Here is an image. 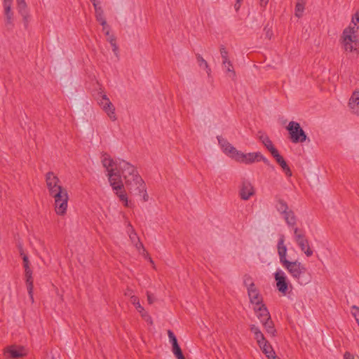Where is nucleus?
Listing matches in <instances>:
<instances>
[{
    "label": "nucleus",
    "mask_w": 359,
    "mask_h": 359,
    "mask_svg": "<svg viewBox=\"0 0 359 359\" xmlns=\"http://www.w3.org/2000/svg\"><path fill=\"white\" fill-rule=\"evenodd\" d=\"M119 160L121 159L118 158L114 161L107 153L103 154L102 156V163L103 167L107 169L108 180L112 190L119 201L123 202L125 206L128 207L127 194L126 190H124L121 175L119 173V170H118Z\"/></svg>",
    "instance_id": "1"
},
{
    "label": "nucleus",
    "mask_w": 359,
    "mask_h": 359,
    "mask_svg": "<svg viewBox=\"0 0 359 359\" xmlns=\"http://www.w3.org/2000/svg\"><path fill=\"white\" fill-rule=\"evenodd\" d=\"M284 241L285 236L281 235L277 246L280 263L300 285H306L311 281V275L306 266L301 262L298 261L290 262L287 259V247L284 245Z\"/></svg>",
    "instance_id": "2"
},
{
    "label": "nucleus",
    "mask_w": 359,
    "mask_h": 359,
    "mask_svg": "<svg viewBox=\"0 0 359 359\" xmlns=\"http://www.w3.org/2000/svg\"><path fill=\"white\" fill-rule=\"evenodd\" d=\"M123 184L131 194L141 196L143 194L144 201H148L149 196L146 191L145 184L140 175L125 181Z\"/></svg>",
    "instance_id": "3"
},
{
    "label": "nucleus",
    "mask_w": 359,
    "mask_h": 359,
    "mask_svg": "<svg viewBox=\"0 0 359 359\" xmlns=\"http://www.w3.org/2000/svg\"><path fill=\"white\" fill-rule=\"evenodd\" d=\"M286 129L293 143L304 142L306 140L307 136L299 123L292 121Z\"/></svg>",
    "instance_id": "4"
},
{
    "label": "nucleus",
    "mask_w": 359,
    "mask_h": 359,
    "mask_svg": "<svg viewBox=\"0 0 359 359\" xmlns=\"http://www.w3.org/2000/svg\"><path fill=\"white\" fill-rule=\"evenodd\" d=\"M355 28L348 27L343 31V43L346 51L352 52L356 50L358 41L356 36H353L355 33Z\"/></svg>",
    "instance_id": "5"
},
{
    "label": "nucleus",
    "mask_w": 359,
    "mask_h": 359,
    "mask_svg": "<svg viewBox=\"0 0 359 359\" xmlns=\"http://www.w3.org/2000/svg\"><path fill=\"white\" fill-rule=\"evenodd\" d=\"M118 170H119L120 175L121 177L123 176L125 181L135 177V175H139L134 165L122 159L119 160Z\"/></svg>",
    "instance_id": "6"
},
{
    "label": "nucleus",
    "mask_w": 359,
    "mask_h": 359,
    "mask_svg": "<svg viewBox=\"0 0 359 359\" xmlns=\"http://www.w3.org/2000/svg\"><path fill=\"white\" fill-rule=\"evenodd\" d=\"M294 239L301 250L305 253L307 257L313 255V252L311 249L309 241L306 238L305 235L297 228L294 229Z\"/></svg>",
    "instance_id": "7"
},
{
    "label": "nucleus",
    "mask_w": 359,
    "mask_h": 359,
    "mask_svg": "<svg viewBox=\"0 0 359 359\" xmlns=\"http://www.w3.org/2000/svg\"><path fill=\"white\" fill-rule=\"evenodd\" d=\"M274 278L278 290L285 295L288 290V281L285 273L280 269L277 270L274 273Z\"/></svg>",
    "instance_id": "8"
},
{
    "label": "nucleus",
    "mask_w": 359,
    "mask_h": 359,
    "mask_svg": "<svg viewBox=\"0 0 359 359\" xmlns=\"http://www.w3.org/2000/svg\"><path fill=\"white\" fill-rule=\"evenodd\" d=\"M236 161L246 164L261 161L262 156V153L259 151L248 154H243L240 151L239 153H236Z\"/></svg>",
    "instance_id": "9"
},
{
    "label": "nucleus",
    "mask_w": 359,
    "mask_h": 359,
    "mask_svg": "<svg viewBox=\"0 0 359 359\" xmlns=\"http://www.w3.org/2000/svg\"><path fill=\"white\" fill-rule=\"evenodd\" d=\"M255 189L251 182L245 179H243L239 190V195L242 200L247 201L251 196L255 195Z\"/></svg>",
    "instance_id": "10"
},
{
    "label": "nucleus",
    "mask_w": 359,
    "mask_h": 359,
    "mask_svg": "<svg viewBox=\"0 0 359 359\" xmlns=\"http://www.w3.org/2000/svg\"><path fill=\"white\" fill-rule=\"evenodd\" d=\"M99 104L102 106V109L112 121L116 120L115 108L106 95H102V99L99 102Z\"/></svg>",
    "instance_id": "11"
},
{
    "label": "nucleus",
    "mask_w": 359,
    "mask_h": 359,
    "mask_svg": "<svg viewBox=\"0 0 359 359\" xmlns=\"http://www.w3.org/2000/svg\"><path fill=\"white\" fill-rule=\"evenodd\" d=\"M217 138L219 144L222 147L223 151L226 154L236 160V153H239L240 151H238L234 147H233L226 139L222 137L221 136H217Z\"/></svg>",
    "instance_id": "12"
},
{
    "label": "nucleus",
    "mask_w": 359,
    "mask_h": 359,
    "mask_svg": "<svg viewBox=\"0 0 359 359\" xmlns=\"http://www.w3.org/2000/svg\"><path fill=\"white\" fill-rule=\"evenodd\" d=\"M4 354L8 358L18 359L25 356L26 353L25 349L22 346H11L6 349Z\"/></svg>",
    "instance_id": "13"
},
{
    "label": "nucleus",
    "mask_w": 359,
    "mask_h": 359,
    "mask_svg": "<svg viewBox=\"0 0 359 359\" xmlns=\"http://www.w3.org/2000/svg\"><path fill=\"white\" fill-rule=\"evenodd\" d=\"M46 182L49 192L54 189H58L62 187L59 184V178L53 172H48L46 175Z\"/></svg>",
    "instance_id": "14"
},
{
    "label": "nucleus",
    "mask_w": 359,
    "mask_h": 359,
    "mask_svg": "<svg viewBox=\"0 0 359 359\" xmlns=\"http://www.w3.org/2000/svg\"><path fill=\"white\" fill-rule=\"evenodd\" d=\"M93 1V6L95 11L96 20L103 27V30H105L108 25L107 24L106 19L104 16V11L102 8L99 6L100 2L97 0H91Z\"/></svg>",
    "instance_id": "15"
},
{
    "label": "nucleus",
    "mask_w": 359,
    "mask_h": 359,
    "mask_svg": "<svg viewBox=\"0 0 359 359\" xmlns=\"http://www.w3.org/2000/svg\"><path fill=\"white\" fill-rule=\"evenodd\" d=\"M271 155L276 159V162L282 168L285 175L288 177H290L292 175V171L288 165L287 164L286 161L283 158V157L281 155H280L278 151H273V154Z\"/></svg>",
    "instance_id": "16"
},
{
    "label": "nucleus",
    "mask_w": 359,
    "mask_h": 359,
    "mask_svg": "<svg viewBox=\"0 0 359 359\" xmlns=\"http://www.w3.org/2000/svg\"><path fill=\"white\" fill-rule=\"evenodd\" d=\"M25 282L27 285V289L29 294V296L32 300L34 302L33 297V288H34V280L32 277V271L31 269H25Z\"/></svg>",
    "instance_id": "17"
},
{
    "label": "nucleus",
    "mask_w": 359,
    "mask_h": 359,
    "mask_svg": "<svg viewBox=\"0 0 359 359\" xmlns=\"http://www.w3.org/2000/svg\"><path fill=\"white\" fill-rule=\"evenodd\" d=\"M254 310L257 313V318L259 319L260 322L266 319L268 320L269 319V317H271L267 307L263 303L255 306Z\"/></svg>",
    "instance_id": "18"
},
{
    "label": "nucleus",
    "mask_w": 359,
    "mask_h": 359,
    "mask_svg": "<svg viewBox=\"0 0 359 359\" xmlns=\"http://www.w3.org/2000/svg\"><path fill=\"white\" fill-rule=\"evenodd\" d=\"M68 199V196H65V198H63L59 201H55V212L57 215H63L64 214L66 213Z\"/></svg>",
    "instance_id": "19"
},
{
    "label": "nucleus",
    "mask_w": 359,
    "mask_h": 359,
    "mask_svg": "<svg viewBox=\"0 0 359 359\" xmlns=\"http://www.w3.org/2000/svg\"><path fill=\"white\" fill-rule=\"evenodd\" d=\"M248 297L252 304H255L256 306L263 303V299L260 295L258 290L255 287L248 290Z\"/></svg>",
    "instance_id": "20"
},
{
    "label": "nucleus",
    "mask_w": 359,
    "mask_h": 359,
    "mask_svg": "<svg viewBox=\"0 0 359 359\" xmlns=\"http://www.w3.org/2000/svg\"><path fill=\"white\" fill-rule=\"evenodd\" d=\"M348 105L354 114H359V90L353 93Z\"/></svg>",
    "instance_id": "21"
},
{
    "label": "nucleus",
    "mask_w": 359,
    "mask_h": 359,
    "mask_svg": "<svg viewBox=\"0 0 359 359\" xmlns=\"http://www.w3.org/2000/svg\"><path fill=\"white\" fill-rule=\"evenodd\" d=\"M258 138L271 154H273V151H276L278 150L276 148H275L268 135L259 131L258 133Z\"/></svg>",
    "instance_id": "22"
},
{
    "label": "nucleus",
    "mask_w": 359,
    "mask_h": 359,
    "mask_svg": "<svg viewBox=\"0 0 359 359\" xmlns=\"http://www.w3.org/2000/svg\"><path fill=\"white\" fill-rule=\"evenodd\" d=\"M17 9L19 14L22 17L25 25H27L29 21V15L26 2L17 4Z\"/></svg>",
    "instance_id": "23"
},
{
    "label": "nucleus",
    "mask_w": 359,
    "mask_h": 359,
    "mask_svg": "<svg viewBox=\"0 0 359 359\" xmlns=\"http://www.w3.org/2000/svg\"><path fill=\"white\" fill-rule=\"evenodd\" d=\"M261 323H262L266 331L269 334H271L272 336H275L276 330L274 327V324H273V322L272 321L271 317H269V319H268V320L266 319L263 321H261Z\"/></svg>",
    "instance_id": "24"
},
{
    "label": "nucleus",
    "mask_w": 359,
    "mask_h": 359,
    "mask_svg": "<svg viewBox=\"0 0 359 359\" xmlns=\"http://www.w3.org/2000/svg\"><path fill=\"white\" fill-rule=\"evenodd\" d=\"M49 194L54 198L55 201H59L63 198H65V196H68L67 190L63 187L58 189H54L53 191L49 192Z\"/></svg>",
    "instance_id": "25"
},
{
    "label": "nucleus",
    "mask_w": 359,
    "mask_h": 359,
    "mask_svg": "<svg viewBox=\"0 0 359 359\" xmlns=\"http://www.w3.org/2000/svg\"><path fill=\"white\" fill-rule=\"evenodd\" d=\"M283 216L286 223L289 226H293L296 224V217L292 210H289L285 214H284Z\"/></svg>",
    "instance_id": "26"
},
{
    "label": "nucleus",
    "mask_w": 359,
    "mask_h": 359,
    "mask_svg": "<svg viewBox=\"0 0 359 359\" xmlns=\"http://www.w3.org/2000/svg\"><path fill=\"white\" fill-rule=\"evenodd\" d=\"M276 208L277 210L283 215L285 214L287 212L289 211L287 203L282 199L278 200L277 204L276 205Z\"/></svg>",
    "instance_id": "27"
},
{
    "label": "nucleus",
    "mask_w": 359,
    "mask_h": 359,
    "mask_svg": "<svg viewBox=\"0 0 359 359\" xmlns=\"http://www.w3.org/2000/svg\"><path fill=\"white\" fill-rule=\"evenodd\" d=\"M269 359H276V355L272 346L268 344L264 348H261Z\"/></svg>",
    "instance_id": "28"
},
{
    "label": "nucleus",
    "mask_w": 359,
    "mask_h": 359,
    "mask_svg": "<svg viewBox=\"0 0 359 359\" xmlns=\"http://www.w3.org/2000/svg\"><path fill=\"white\" fill-rule=\"evenodd\" d=\"M5 23L6 26H13V12L11 9L4 10Z\"/></svg>",
    "instance_id": "29"
},
{
    "label": "nucleus",
    "mask_w": 359,
    "mask_h": 359,
    "mask_svg": "<svg viewBox=\"0 0 359 359\" xmlns=\"http://www.w3.org/2000/svg\"><path fill=\"white\" fill-rule=\"evenodd\" d=\"M243 284L247 287V290H250L255 287V285L252 281V278L248 274H245L243 277Z\"/></svg>",
    "instance_id": "30"
},
{
    "label": "nucleus",
    "mask_w": 359,
    "mask_h": 359,
    "mask_svg": "<svg viewBox=\"0 0 359 359\" xmlns=\"http://www.w3.org/2000/svg\"><path fill=\"white\" fill-rule=\"evenodd\" d=\"M220 54L222 58V65L224 67H226V62L229 60L228 57V51L226 50L223 45L220 46Z\"/></svg>",
    "instance_id": "31"
},
{
    "label": "nucleus",
    "mask_w": 359,
    "mask_h": 359,
    "mask_svg": "<svg viewBox=\"0 0 359 359\" xmlns=\"http://www.w3.org/2000/svg\"><path fill=\"white\" fill-rule=\"evenodd\" d=\"M20 255L22 256L23 261V266L25 269H30L29 267V261L28 256L24 253L23 249L22 247L20 248Z\"/></svg>",
    "instance_id": "32"
},
{
    "label": "nucleus",
    "mask_w": 359,
    "mask_h": 359,
    "mask_svg": "<svg viewBox=\"0 0 359 359\" xmlns=\"http://www.w3.org/2000/svg\"><path fill=\"white\" fill-rule=\"evenodd\" d=\"M304 11V4L301 2H297L295 6V15L297 18H301Z\"/></svg>",
    "instance_id": "33"
},
{
    "label": "nucleus",
    "mask_w": 359,
    "mask_h": 359,
    "mask_svg": "<svg viewBox=\"0 0 359 359\" xmlns=\"http://www.w3.org/2000/svg\"><path fill=\"white\" fill-rule=\"evenodd\" d=\"M196 58H197V60H198V65L200 67H204V68L205 69H207V72H208V71H210L207 61L205 60H204L203 57L201 55L197 54Z\"/></svg>",
    "instance_id": "34"
},
{
    "label": "nucleus",
    "mask_w": 359,
    "mask_h": 359,
    "mask_svg": "<svg viewBox=\"0 0 359 359\" xmlns=\"http://www.w3.org/2000/svg\"><path fill=\"white\" fill-rule=\"evenodd\" d=\"M224 67L226 69V72L230 73V77H232L233 79L236 76V72L233 70V65L230 60H228V62H226V67Z\"/></svg>",
    "instance_id": "35"
},
{
    "label": "nucleus",
    "mask_w": 359,
    "mask_h": 359,
    "mask_svg": "<svg viewBox=\"0 0 359 359\" xmlns=\"http://www.w3.org/2000/svg\"><path fill=\"white\" fill-rule=\"evenodd\" d=\"M132 300L137 311L141 313L144 310V308L140 305L138 298L135 296H133L132 297Z\"/></svg>",
    "instance_id": "36"
},
{
    "label": "nucleus",
    "mask_w": 359,
    "mask_h": 359,
    "mask_svg": "<svg viewBox=\"0 0 359 359\" xmlns=\"http://www.w3.org/2000/svg\"><path fill=\"white\" fill-rule=\"evenodd\" d=\"M351 314L354 316L356 321H359V307L355 305L352 306Z\"/></svg>",
    "instance_id": "37"
},
{
    "label": "nucleus",
    "mask_w": 359,
    "mask_h": 359,
    "mask_svg": "<svg viewBox=\"0 0 359 359\" xmlns=\"http://www.w3.org/2000/svg\"><path fill=\"white\" fill-rule=\"evenodd\" d=\"M168 335L169 337L170 342L172 344L177 343V337H175V334L171 330H169L168 331Z\"/></svg>",
    "instance_id": "38"
},
{
    "label": "nucleus",
    "mask_w": 359,
    "mask_h": 359,
    "mask_svg": "<svg viewBox=\"0 0 359 359\" xmlns=\"http://www.w3.org/2000/svg\"><path fill=\"white\" fill-rule=\"evenodd\" d=\"M12 3L13 0H4L3 6L4 10L8 11V9H11Z\"/></svg>",
    "instance_id": "39"
},
{
    "label": "nucleus",
    "mask_w": 359,
    "mask_h": 359,
    "mask_svg": "<svg viewBox=\"0 0 359 359\" xmlns=\"http://www.w3.org/2000/svg\"><path fill=\"white\" fill-rule=\"evenodd\" d=\"M261 161H263L269 168L272 169L273 170L275 169V167L273 165H272L269 161L265 158L263 155L262 156Z\"/></svg>",
    "instance_id": "40"
},
{
    "label": "nucleus",
    "mask_w": 359,
    "mask_h": 359,
    "mask_svg": "<svg viewBox=\"0 0 359 359\" xmlns=\"http://www.w3.org/2000/svg\"><path fill=\"white\" fill-rule=\"evenodd\" d=\"M254 335H255V339H256L257 342L258 341V340L263 341L265 339L263 333L261 331L259 332L258 333L255 334Z\"/></svg>",
    "instance_id": "41"
},
{
    "label": "nucleus",
    "mask_w": 359,
    "mask_h": 359,
    "mask_svg": "<svg viewBox=\"0 0 359 359\" xmlns=\"http://www.w3.org/2000/svg\"><path fill=\"white\" fill-rule=\"evenodd\" d=\"M172 353H177V352H179V351H181L182 349L178 344L177 343H175V344H172Z\"/></svg>",
    "instance_id": "42"
},
{
    "label": "nucleus",
    "mask_w": 359,
    "mask_h": 359,
    "mask_svg": "<svg viewBox=\"0 0 359 359\" xmlns=\"http://www.w3.org/2000/svg\"><path fill=\"white\" fill-rule=\"evenodd\" d=\"M147 301H148L149 304H153L155 302L154 296L149 292H147Z\"/></svg>",
    "instance_id": "43"
},
{
    "label": "nucleus",
    "mask_w": 359,
    "mask_h": 359,
    "mask_svg": "<svg viewBox=\"0 0 359 359\" xmlns=\"http://www.w3.org/2000/svg\"><path fill=\"white\" fill-rule=\"evenodd\" d=\"M257 344H258L259 348H264V346H266V344H269V342L266 339H264V340H263V341L258 340Z\"/></svg>",
    "instance_id": "44"
},
{
    "label": "nucleus",
    "mask_w": 359,
    "mask_h": 359,
    "mask_svg": "<svg viewBox=\"0 0 359 359\" xmlns=\"http://www.w3.org/2000/svg\"><path fill=\"white\" fill-rule=\"evenodd\" d=\"M250 330L254 334L260 332L259 328L255 325H251Z\"/></svg>",
    "instance_id": "45"
},
{
    "label": "nucleus",
    "mask_w": 359,
    "mask_h": 359,
    "mask_svg": "<svg viewBox=\"0 0 359 359\" xmlns=\"http://www.w3.org/2000/svg\"><path fill=\"white\" fill-rule=\"evenodd\" d=\"M173 354L177 359H185V357L182 353V351L177 352V353H174Z\"/></svg>",
    "instance_id": "46"
},
{
    "label": "nucleus",
    "mask_w": 359,
    "mask_h": 359,
    "mask_svg": "<svg viewBox=\"0 0 359 359\" xmlns=\"http://www.w3.org/2000/svg\"><path fill=\"white\" fill-rule=\"evenodd\" d=\"M243 1V0H236V4H234V8H235L236 11H238L240 9L241 2Z\"/></svg>",
    "instance_id": "47"
},
{
    "label": "nucleus",
    "mask_w": 359,
    "mask_h": 359,
    "mask_svg": "<svg viewBox=\"0 0 359 359\" xmlns=\"http://www.w3.org/2000/svg\"><path fill=\"white\" fill-rule=\"evenodd\" d=\"M109 42L110 43L111 46L112 44L116 43V38L114 35H111L109 37H108Z\"/></svg>",
    "instance_id": "48"
},
{
    "label": "nucleus",
    "mask_w": 359,
    "mask_h": 359,
    "mask_svg": "<svg viewBox=\"0 0 359 359\" xmlns=\"http://www.w3.org/2000/svg\"><path fill=\"white\" fill-rule=\"evenodd\" d=\"M344 359H354L353 356L349 352H346L344 353Z\"/></svg>",
    "instance_id": "49"
},
{
    "label": "nucleus",
    "mask_w": 359,
    "mask_h": 359,
    "mask_svg": "<svg viewBox=\"0 0 359 359\" xmlns=\"http://www.w3.org/2000/svg\"><path fill=\"white\" fill-rule=\"evenodd\" d=\"M111 46H112V50H113V52L114 53V54H115L116 55H117V53H118V46H117L116 43L112 44V45H111Z\"/></svg>",
    "instance_id": "50"
},
{
    "label": "nucleus",
    "mask_w": 359,
    "mask_h": 359,
    "mask_svg": "<svg viewBox=\"0 0 359 359\" xmlns=\"http://www.w3.org/2000/svg\"><path fill=\"white\" fill-rule=\"evenodd\" d=\"M269 2V0H260V6L262 7H265Z\"/></svg>",
    "instance_id": "51"
},
{
    "label": "nucleus",
    "mask_w": 359,
    "mask_h": 359,
    "mask_svg": "<svg viewBox=\"0 0 359 359\" xmlns=\"http://www.w3.org/2000/svg\"><path fill=\"white\" fill-rule=\"evenodd\" d=\"M105 29H107L105 32V35L107 36L108 37H109L111 34H110L109 27H107Z\"/></svg>",
    "instance_id": "52"
},
{
    "label": "nucleus",
    "mask_w": 359,
    "mask_h": 359,
    "mask_svg": "<svg viewBox=\"0 0 359 359\" xmlns=\"http://www.w3.org/2000/svg\"><path fill=\"white\" fill-rule=\"evenodd\" d=\"M25 0H16L17 4L25 3Z\"/></svg>",
    "instance_id": "53"
},
{
    "label": "nucleus",
    "mask_w": 359,
    "mask_h": 359,
    "mask_svg": "<svg viewBox=\"0 0 359 359\" xmlns=\"http://www.w3.org/2000/svg\"><path fill=\"white\" fill-rule=\"evenodd\" d=\"M138 244L140 245V247H142L143 249H144V246L142 244V243L140 241V240L138 239Z\"/></svg>",
    "instance_id": "54"
},
{
    "label": "nucleus",
    "mask_w": 359,
    "mask_h": 359,
    "mask_svg": "<svg viewBox=\"0 0 359 359\" xmlns=\"http://www.w3.org/2000/svg\"><path fill=\"white\" fill-rule=\"evenodd\" d=\"M266 36L270 38L269 30L266 32Z\"/></svg>",
    "instance_id": "55"
},
{
    "label": "nucleus",
    "mask_w": 359,
    "mask_h": 359,
    "mask_svg": "<svg viewBox=\"0 0 359 359\" xmlns=\"http://www.w3.org/2000/svg\"><path fill=\"white\" fill-rule=\"evenodd\" d=\"M276 359H279V358L276 356Z\"/></svg>",
    "instance_id": "56"
},
{
    "label": "nucleus",
    "mask_w": 359,
    "mask_h": 359,
    "mask_svg": "<svg viewBox=\"0 0 359 359\" xmlns=\"http://www.w3.org/2000/svg\"><path fill=\"white\" fill-rule=\"evenodd\" d=\"M52 359H54L53 358Z\"/></svg>",
    "instance_id": "57"
}]
</instances>
